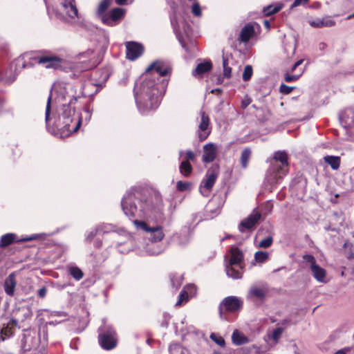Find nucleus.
Listing matches in <instances>:
<instances>
[{"mask_svg":"<svg viewBox=\"0 0 354 354\" xmlns=\"http://www.w3.org/2000/svg\"><path fill=\"white\" fill-rule=\"evenodd\" d=\"M169 72V67L161 61L151 64L140 82L134 88L137 106L142 114L158 108L160 97L165 93L167 82L164 79Z\"/></svg>","mask_w":354,"mask_h":354,"instance_id":"obj_1","label":"nucleus"},{"mask_svg":"<svg viewBox=\"0 0 354 354\" xmlns=\"http://www.w3.org/2000/svg\"><path fill=\"white\" fill-rule=\"evenodd\" d=\"M76 101L77 97H69L68 102L62 103L57 111V126L67 134L76 132L81 125V118L74 106Z\"/></svg>","mask_w":354,"mask_h":354,"instance_id":"obj_2","label":"nucleus"},{"mask_svg":"<svg viewBox=\"0 0 354 354\" xmlns=\"http://www.w3.org/2000/svg\"><path fill=\"white\" fill-rule=\"evenodd\" d=\"M274 162L268 169L267 178L271 183H276L278 178H281L288 171V156L285 151H277L273 158Z\"/></svg>","mask_w":354,"mask_h":354,"instance_id":"obj_3","label":"nucleus"},{"mask_svg":"<svg viewBox=\"0 0 354 354\" xmlns=\"http://www.w3.org/2000/svg\"><path fill=\"white\" fill-rule=\"evenodd\" d=\"M242 252L237 248H232L230 260L225 264V272L228 277L234 279H239L242 277Z\"/></svg>","mask_w":354,"mask_h":354,"instance_id":"obj_4","label":"nucleus"},{"mask_svg":"<svg viewBox=\"0 0 354 354\" xmlns=\"http://www.w3.org/2000/svg\"><path fill=\"white\" fill-rule=\"evenodd\" d=\"M99 343L102 348L111 350L117 345L116 333L109 326L104 325L99 328Z\"/></svg>","mask_w":354,"mask_h":354,"instance_id":"obj_5","label":"nucleus"},{"mask_svg":"<svg viewBox=\"0 0 354 354\" xmlns=\"http://www.w3.org/2000/svg\"><path fill=\"white\" fill-rule=\"evenodd\" d=\"M60 17L67 22L74 23L78 19L75 0H64L59 8Z\"/></svg>","mask_w":354,"mask_h":354,"instance_id":"obj_6","label":"nucleus"},{"mask_svg":"<svg viewBox=\"0 0 354 354\" xmlns=\"http://www.w3.org/2000/svg\"><path fill=\"white\" fill-rule=\"evenodd\" d=\"M133 223L138 229L151 234V239L153 242H158L162 240L164 238V233L162 227L160 226L149 227L145 222L135 220Z\"/></svg>","mask_w":354,"mask_h":354,"instance_id":"obj_7","label":"nucleus"},{"mask_svg":"<svg viewBox=\"0 0 354 354\" xmlns=\"http://www.w3.org/2000/svg\"><path fill=\"white\" fill-rule=\"evenodd\" d=\"M243 305L241 299L235 296H229L225 297L220 305V315L222 317V311L225 309L226 311L234 313L239 310Z\"/></svg>","mask_w":354,"mask_h":354,"instance_id":"obj_8","label":"nucleus"},{"mask_svg":"<svg viewBox=\"0 0 354 354\" xmlns=\"http://www.w3.org/2000/svg\"><path fill=\"white\" fill-rule=\"evenodd\" d=\"M210 133L209 118L204 111L200 112L198 135L201 141L205 140Z\"/></svg>","mask_w":354,"mask_h":354,"instance_id":"obj_9","label":"nucleus"},{"mask_svg":"<svg viewBox=\"0 0 354 354\" xmlns=\"http://www.w3.org/2000/svg\"><path fill=\"white\" fill-rule=\"evenodd\" d=\"M217 178V174L213 170H208L205 178L203 179L200 187L199 191L202 195L208 196L211 189L214 186Z\"/></svg>","mask_w":354,"mask_h":354,"instance_id":"obj_10","label":"nucleus"},{"mask_svg":"<svg viewBox=\"0 0 354 354\" xmlns=\"http://www.w3.org/2000/svg\"><path fill=\"white\" fill-rule=\"evenodd\" d=\"M308 24L314 28H322L335 26V21L331 16H324L322 17H310L308 19Z\"/></svg>","mask_w":354,"mask_h":354,"instance_id":"obj_11","label":"nucleus"},{"mask_svg":"<svg viewBox=\"0 0 354 354\" xmlns=\"http://www.w3.org/2000/svg\"><path fill=\"white\" fill-rule=\"evenodd\" d=\"M124 15V10L120 8L113 9L106 16H102V23L108 26H115L122 19Z\"/></svg>","mask_w":354,"mask_h":354,"instance_id":"obj_12","label":"nucleus"},{"mask_svg":"<svg viewBox=\"0 0 354 354\" xmlns=\"http://www.w3.org/2000/svg\"><path fill=\"white\" fill-rule=\"evenodd\" d=\"M267 292L266 288L263 286H252L247 294V299L253 301H263Z\"/></svg>","mask_w":354,"mask_h":354,"instance_id":"obj_13","label":"nucleus"},{"mask_svg":"<svg viewBox=\"0 0 354 354\" xmlns=\"http://www.w3.org/2000/svg\"><path fill=\"white\" fill-rule=\"evenodd\" d=\"M127 57L130 60H135L139 57L144 51L143 46L137 42L129 41L126 44Z\"/></svg>","mask_w":354,"mask_h":354,"instance_id":"obj_14","label":"nucleus"},{"mask_svg":"<svg viewBox=\"0 0 354 354\" xmlns=\"http://www.w3.org/2000/svg\"><path fill=\"white\" fill-rule=\"evenodd\" d=\"M203 151L202 161L204 163H210L213 162L216 157L218 147L214 143L209 142L203 146Z\"/></svg>","mask_w":354,"mask_h":354,"instance_id":"obj_15","label":"nucleus"},{"mask_svg":"<svg viewBox=\"0 0 354 354\" xmlns=\"http://www.w3.org/2000/svg\"><path fill=\"white\" fill-rule=\"evenodd\" d=\"M122 207L127 216H135L138 209L135 199L132 196L124 197L122 201Z\"/></svg>","mask_w":354,"mask_h":354,"instance_id":"obj_16","label":"nucleus"},{"mask_svg":"<svg viewBox=\"0 0 354 354\" xmlns=\"http://www.w3.org/2000/svg\"><path fill=\"white\" fill-rule=\"evenodd\" d=\"M311 273L315 279L322 283H326L330 279L328 277L326 270L318 264H313L310 269Z\"/></svg>","mask_w":354,"mask_h":354,"instance_id":"obj_17","label":"nucleus"},{"mask_svg":"<svg viewBox=\"0 0 354 354\" xmlns=\"http://www.w3.org/2000/svg\"><path fill=\"white\" fill-rule=\"evenodd\" d=\"M61 59L53 55H44L39 57L38 63L46 68H56L60 65Z\"/></svg>","mask_w":354,"mask_h":354,"instance_id":"obj_18","label":"nucleus"},{"mask_svg":"<svg viewBox=\"0 0 354 354\" xmlns=\"http://www.w3.org/2000/svg\"><path fill=\"white\" fill-rule=\"evenodd\" d=\"M260 218L261 214L258 212L251 214L248 218L241 221L239 225V230L243 232L245 229H251L258 222Z\"/></svg>","mask_w":354,"mask_h":354,"instance_id":"obj_19","label":"nucleus"},{"mask_svg":"<svg viewBox=\"0 0 354 354\" xmlns=\"http://www.w3.org/2000/svg\"><path fill=\"white\" fill-rule=\"evenodd\" d=\"M254 26L249 24L245 26L239 35L240 41L244 43L248 42L254 35Z\"/></svg>","mask_w":354,"mask_h":354,"instance_id":"obj_20","label":"nucleus"},{"mask_svg":"<svg viewBox=\"0 0 354 354\" xmlns=\"http://www.w3.org/2000/svg\"><path fill=\"white\" fill-rule=\"evenodd\" d=\"M15 286V276L13 273H12L5 280L4 289L6 294L10 296L13 295Z\"/></svg>","mask_w":354,"mask_h":354,"instance_id":"obj_21","label":"nucleus"},{"mask_svg":"<svg viewBox=\"0 0 354 354\" xmlns=\"http://www.w3.org/2000/svg\"><path fill=\"white\" fill-rule=\"evenodd\" d=\"M212 67V63L210 62H205L203 63H200L197 65L196 68L192 72V75L194 77H198L202 75L203 73H207L211 70Z\"/></svg>","mask_w":354,"mask_h":354,"instance_id":"obj_22","label":"nucleus"},{"mask_svg":"<svg viewBox=\"0 0 354 354\" xmlns=\"http://www.w3.org/2000/svg\"><path fill=\"white\" fill-rule=\"evenodd\" d=\"M232 339L234 344L241 345L248 342V338L238 330H234L232 335Z\"/></svg>","mask_w":354,"mask_h":354,"instance_id":"obj_23","label":"nucleus"},{"mask_svg":"<svg viewBox=\"0 0 354 354\" xmlns=\"http://www.w3.org/2000/svg\"><path fill=\"white\" fill-rule=\"evenodd\" d=\"M111 0H102L97 8V16L102 20V16H106L107 13H106V10L111 5Z\"/></svg>","mask_w":354,"mask_h":354,"instance_id":"obj_24","label":"nucleus"},{"mask_svg":"<svg viewBox=\"0 0 354 354\" xmlns=\"http://www.w3.org/2000/svg\"><path fill=\"white\" fill-rule=\"evenodd\" d=\"M174 30L176 31V33L177 35V37H178L179 41L181 43L183 47H185L184 46V38L183 35L186 36H189V32H190V27L188 25H183V32L180 30V28H177L176 26H174Z\"/></svg>","mask_w":354,"mask_h":354,"instance_id":"obj_25","label":"nucleus"},{"mask_svg":"<svg viewBox=\"0 0 354 354\" xmlns=\"http://www.w3.org/2000/svg\"><path fill=\"white\" fill-rule=\"evenodd\" d=\"M282 8L283 4L280 3L274 5H269L263 8V13L266 16H270L279 12Z\"/></svg>","mask_w":354,"mask_h":354,"instance_id":"obj_26","label":"nucleus"},{"mask_svg":"<svg viewBox=\"0 0 354 354\" xmlns=\"http://www.w3.org/2000/svg\"><path fill=\"white\" fill-rule=\"evenodd\" d=\"M324 160L333 169H337L340 165V159L338 156H327L324 157Z\"/></svg>","mask_w":354,"mask_h":354,"instance_id":"obj_27","label":"nucleus"},{"mask_svg":"<svg viewBox=\"0 0 354 354\" xmlns=\"http://www.w3.org/2000/svg\"><path fill=\"white\" fill-rule=\"evenodd\" d=\"M180 172L182 175L187 177L192 171V167L187 160L183 161L180 165Z\"/></svg>","mask_w":354,"mask_h":354,"instance_id":"obj_28","label":"nucleus"},{"mask_svg":"<svg viewBox=\"0 0 354 354\" xmlns=\"http://www.w3.org/2000/svg\"><path fill=\"white\" fill-rule=\"evenodd\" d=\"M15 238V234H6L1 236L0 240V247H6L11 244Z\"/></svg>","mask_w":354,"mask_h":354,"instance_id":"obj_29","label":"nucleus"},{"mask_svg":"<svg viewBox=\"0 0 354 354\" xmlns=\"http://www.w3.org/2000/svg\"><path fill=\"white\" fill-rule=\"evenodd\" d=\"M251 150L249 148H245L241 153V165L243 168H246L248 166V161L250 158Z\"/></svg>","mask_w":354,"mask_h":354,"instance_id":"obj_30","label":"nucleus"},{"mask_svg":"<svg viewBox=\"0 0 354 354\" xmlns=\"http://www.w3.org/2000/svg\"><path fill=\"white\" fill-rule=\"evenodd\" d=\"M273 239L271 236H268L261 241L257 243V237L255 239L257 246L258 248H269L272 243Z\"/></svg>","mask_w":354,"mask_h":354,"instance_id":"obj_31","label":"nucleus"},{"mask_svg":"<svg viewBox=\"0 0 354 354\" xmlns=\"http://www.w3.org/2000/svg\"><path fill=\"white\" fill-rule=\"evenodd\" d=\"M189 295L187 293L186 290H184V288L180 292L178 299L177 302L176 303V306H180L183 305L184 304L187 303L189 300Z\"/></svg>","mask_w":354,"mask_h":354,"instance_id":"obj_32","label":"nucleus"},{"mask_svg":"<svg viewBox=\"0 0 354 354\" xmlns=\"http://www.w3.org/2000/svg\"><path fill=\"white\" fill-rule=\"evenodd\" d=\"M171 354H185V349L179 344H174L169 347Z\"/></svg>","mask_w":354,"mask_h":354,"instance_id":"obj_33","label":"nucleus"},{"mask_svg":"<svg viewBox=\"0 0 354 354\" xmlns=\"http://www.w3.org/2000/svg\"><path fill=\"white\" fill-rule=\"evenodd\" d=\"M254 259L259 263H263L268 259V253L263 251H258L254 254Z\"/></svg>","mask_w":354,"mask_h":354,"instance_id":"obj_34","label":"nucleus"},{"mask_svg":"<svg viewBox=\"0 0 354 354\" xmlns=\"http://www.w3.org/2000/svg\"><path fill=\"white\" fill-rule=\"evenodd\" d=\"M283 332V328L281 327H279L272 332L270 337L274 342V343H277L278 340L281 337Z\"/></svg>","mask_w":354,"mask_h":354,"instance_id":"obj_35","label":"nucleus"},{"mask_svg":"<svg viewBox=\"0 0 354 354\" xmlns=\"http://www.w3.org/2000/svg\"><path fill=\"white\" fill-rule=\"evenodd\" d=\"M192 184L189 182L178 181L176 183V189L179 192H185L191 189Z\"/></svg>","mask_w":354,"mask_h":354,"instance_id":"obj_36","label":"nucleus"},{"mask_svg":"<svg viewBox=\"0 0 354 354\" xmlns=\"http://www.w3.org/2000/svg\"><path fill=\"white\" fill-rule=\"evenodd\" d=\"M70 274L76 280H80L83 277V272L77 267H71L69 270Z\"/></svg>","mask_w":354,"mask_h":354,"instance_id":"obj_37","label":"nucleus"},{"mask_svg":"<svg viewBox=\"0 0 354 354\" xmlns=\"http://www.w3.org/2000/svg\"><path fill=\"white\" fill-rule=\"evenodd\" d=\"M252 73L253 70L252 67L250 65H247L246 66H245L242 75L243 81H248L251 78Z\"/></svg>","mask_w":354,"mask_h":354,"instance_id":"obj_38","label":"nucleus"},{"mask_svg":"<svg viewBox=\"0 0 354 354\" xmlns=\"http://www.w3.org/2000/svg\"><path fill=\"white\" fill-rule=\"evenodd\" d=\"M51 95H50L48 97L46 106V111H45V120L46 122H48L50 119V109H51Z\"/></svg>","mask_w":354,"mask_h":354,"instance_id":"obj_39","label":"nucleus"},{"mask_svg":"<svg viewBox=\"0 0 354 354\" xmlns=\"http://www.w3.org/2000/svg\"><path fill=\"white\" fill-rule=\"evenodd\" d=\"M223 75L227 78H230L231 77L232 68L227 65V61L225 58L223 59Z\"/></svg>","mask_w":354,"mask_h":354,"instance_id":"obj_40","label":"nucleus"},{"mask_svg":"<svg viewBox=\"0 0 354 354\" xmlns=\"http://www.w3.org/2000/svg\"><path fill=\"white\" fill-rule=\"evenodd\" d=\"M153 210V207L151 205H149L147 202L142 203L140 204V211L142 212L144 215H147L149 212Z\"/></svg>","mask_w":354,"mask_h":354,"instance_id":"obj_41","label":"nucleus"},{"mask_svg":"<svg viewBox=\"0 0 354 354\" xmlns=\"http://www.w3.org/2000/svg\"><path fill=\"white\" fill-rule=\"evenodd\" d=\"M184 290H186L187 293L189 295V297H194L196 293V288L193 284H189L184 288Z\"/></svg>","mask_w":354,"mask_h":354,"instance_id":"obj_42","label":"nucleus"},{"mask_svg":"<svg viewBox=\"0 0 354 354\" xmlns=\"http://www.w3.org/2000/svg\"><path fill=\"white\" fill-rule=\"evenodd\" d=\"M192 13L196 16H201V9L199 3L197 1H195L192 6Z\"/></svg>","mask_w":354,"mask_h":354,"instance_id":"obj_43","label":"nucleus"},{"mask_svg":"<svg viewBox=\"0 0 354 354\" xmlns=\"http://www.w3.org/2000/svg\"><path fill=\"white\" fill-rule=\"evenodd\" d=\"M210 337L218 345H219L221 346H223L225 345V341H224V339L222 337L218 336L217 335L212 333L210 335Z\"/></svg>","mask_w":354,"mask_h":354,"instance_id":"obj_44","label":"nucleus"},{"mask_svg":"<svg viewBox=\"0 0 354 354\" xmlns=\"http://www.w3.org/2000/svg\"><path fill=\"white\" fill-rule=\"evenodd\" d=\"M304 260L309 263V268L310 269L312 268V266L313 264H317L316 263L315 259L313 255L310 254H306L303 257Z\"/></svg>","mask_w":354,"mask_h":354,"instance_id":"obj_45","label":"nucleus"},{"mask_svg":"<svg viewBox=\"0 0 354 354\" xmlns=\"http://www.w3.org/2000/svg\"><path fill=\"white\" fill-rule=\"evenodd\" d=\"M293 88H294L293 87H291V86H287L284 84H282L279 87V91L281 93L289 94L290 93L292 92Z\"/></svg>","mask_w":354,"mask_h":354,"instance_id":"obj_46","label":"nucleus"},{"mask_svg":"<svg viewBox=\"0 0 354 354\" xmlns=\"http://www.w3.org/2000/svg\"><path fill=\"white\" fill-rule=\"evenodd\" d=\"M185 156L187 159L186 160H187V161H189V160L194 161L196 159V153L190 150L187 151L185 153Z\"/></svg>","mask_w":354,"mask_h":354,"instance_id":"obj_47","label":"nucleus"},{"mask_svg":"<svg viewBox=\"0 0 354 354\" xmlns=\"http://www.w3.org/2000/svg\"><path fill=\"white\" fill-rule=\"evenodd\" d=\"M301 75H286L285 76V80L288 82H294V81H296L299 79V77H300Z\"/></svg>","mask_w":354,"mask_h":354,"instance_id":"obj_48","label":"nucleus"},{"mask_svg":"<svg viewBox=\"0 0 354 354\" xmlns=\"http://www.w3.org/2000/svg\"><path fill=\"white\" fill-rule=\"evenodd\" d=\"M181 277H176V278H171V284L174 287H175L176 288H178L180 284H181Z\"/></svg>","mask_w":354,"mask_h":354,"instance_id":"obj_49","label":"nucleus"},{"mask_svg":"<svg viewBox=\"0 0 354 354\" xmlns=\"http://www.w3.org/2000/svg\"><path fill=\"white\" fill-rule=\"evenodd\" d=\"M17 75V73H15L13 74H10L9 76L5 77V78H4L5 82L8 83V84H10V83L13 82L16 80Z\"/></svg>","mask_w":354,"mask_h":354,"instance_id":"obj_50","label":"nucleus"},{"mask_svg":"<svg viewBox=\"0 0 354 354\" xmlns=\"http://www.w3.org/2000/svg\"><path fill=\"white\" fill-rule=\"evenodd\" d=\"M12 334V331L8 326L1 330V335H5L6 337H10Z\"/></svg>","mask_w":354,"mask_h":354,"instance_id":"obj_51","label":"nucleus"},{"mask_svg":"<svg viewBox=\"0 0 354 354\" xmlns=\"http://www.w3.org/2000/svg\"><path fill=\"white\" fill-rule=\"evenodd\" d=\"M308 1V0H295L292 5L291 6V8L297 7L302 3H305Z\"/></svg>","mask_w":354,"mask_h":354,"instance_id":"obj_52","label":"nucleus"},{"mask_svg":"<svg viewBox=\"0 0 354 354\" xmlns=\"http://www.w3.org/2000/svg\"><path fill=\"white\" fill-rule=\"evenodd\" d=\"M98 230L95 229L92 230L86 236V239L88 241L92 240V239L97 234Z\"/></svg>","mask_w":354,"mask_h":354,"instance_id":"obj_53","label":"nucleus"},{"mask_svg":"<svg viewBox=\"0 0 354 354\" xmlns=\"http://www.w3.org/2000/svg\"><path fill=\"white\" fill-rule=\"evenodd\" d=\"M46 292H47L46 288L45 287H42L38 290V295L40 297L44 298L46 295Z\"/></svg>","mask_w":354,"mask_h":354,"instance_id":"obj_54","label":"nucleus"},{"mask_svg":"<svg viewBox=\"0 0 354 354\" xmlns=\"http://www.w3.org/2000/svg\"><path fill=\"white\" fill-rule=\"evenodd\" d=\"M304 62V59H299L298 60L297 62L295 63V64L292 66V71H294L295 70V68L299 66V65H301Z\"/></svg>","mask_w":354,"mask_h":354,"instance_id":"obj_55","label":"nucleus"},{"mask_svg":"<svg viewBox=\"0 0 354 354\" xmlns=\"http://www.w3.org/2000/svg\"><path fill=\"white\" fill-rule=\"evenodd\" d=\"M327 47V45L324 42H320L318 44V48L320 50L324 51Z\"/></svg>","mask_w":354,"mask_h":354,"instance_id":"obj_56","label":"nucleus"},{"mask_svg":"<svg viewBox=\"0 0 354 354\" xmlns=\"http://www.w3.org/2000/svg\"><path fill=\"white\" fill-rule=\"evenodd\" d=\"M16 64H21L22 68H24L26 66L22 58H18L15 60Z\"/></svg>","mask_w":354,"mask_h":354,"instance_id":"obj_57","label":"nucleus"},{"mask_svg":"<svg viewBox=\"0 0 354 354\" xmlns=\"http://www.w3.org/2000/svg\"><path fill=\"white\" fill-rule=\"evenodd\" d=\"M250 103V100L249 99H246L245 100H243L242 101V106L243 108H245L246 106H248Z\"/></svg>","mask_w":354,"mask_h":354,"instance_id":"obj_58","label":"nucleus"},{"mask_svg":"<svg viewBox=\"0 0 354 354\" xmlns=\"http://www.w3.org/2000/svg\"><path fill=\"white\" fill-rule=\"evenodd\" d=\"M346 352H347L346 350L341 349V350L337 351L336 353H335V354H346Z\"/></svg>","mask_w":354,"mask_h":354,"instance_id":"obj_59","label":"nucleus"},{"mask_svg":"<svg viewBox=\"0 0 354 354\" xmlns=\"http://www.w3.org/2000/svg\"><path fill=\"white\" fill-rule=\"evenodd\" d=\"M35 239H36V236H32L24 238V239H23V241H31V240H33Z\"/></svg>","mask_w":354,"mask_h":354,"instance_id":"obj_60","label":"nucleus"},{"mask_svg":"<svg viewBox=\"0 0 354 354\" xmlns=\"http://www.w3.org/2000/svg\"><path fill=\"white\" fill-rule=\"evenodd\" d=\"M282 325L288 326L290 324V321L288 319H284L281 322Z\"/></svg>","mask_w":354,"mask_h":354,"instance_id":"obj_61","label":"nucleus"},{"mask_svg":"<svg viewBox=\"0 0 354 354\" xmlns=\"http://www.w3.org/2000/svg\"><path fill=\"white\" fill-rule=\"evenodd\" d=\"M127 0H116V3L119 5H122L126 3Z\"/></svg>","mask_w":354,"mask_h":354,"instance_id":"obj_62","label":"nucleus"},{"mask_svg":"<svg viewBox=\"0 0 354 354\" xmlns=\"http://www.w3.org/2000/svg\"><path fill=\"white\" fill-rule=\"evenodd\" d=\"M93 53V51L91 50H88V51L82 53V55H85V56H90Z\"/></svg>","mask_w":354,"mask_h":354,"instance_id":"obj_63","label":"nucleus"},{"mask_svg":"<svg viewBox=\"0 0 354 354\" xmlns=\"http://www.w3.org/2000/svg\"><path fill=\"white\" fill-rule=\"evenodd\" d=\"M264 25L267 28H270V23L268 21L266 20L264 21Z\"/></svg>","mask_w":354,"mask_h":354,"instance_id":"obj_64","label":"nucleus"}]
</instances>
